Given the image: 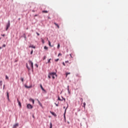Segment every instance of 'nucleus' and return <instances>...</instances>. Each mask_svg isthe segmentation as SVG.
<instances>
[{"instance_id":"nucleus-1","label":"nucleus","mask_w":128,"mask_h":128,"mask_svg":"<svg viewBox=\"0 0 128 128\" xmlns=\"http://www.w3.org/2000/svg\"><path fill=\"white\" fill-rule=\"evenodd\" d=\"M49 74H50V76H52L53 80H54V78H55L54 76H56V72H50Z\"/></svg>"},{"instance_id":"nucleus-2","label":"nucleus","mask_w":128,"mask_h":128,"mask_svg":"<svg viewBox=\"0 0 128 128\" xmlns=\"http://www.w3.org/2000/svg\"><path fill=\"white\" fill-rule=\"evenodd\" d=\"M28 64L31 66L32 70H34V63L32 62L29 60Z\"/></svg>"},{"instance_id":"nucleus-3","label":"nucleus","mask_w":128,"mask_h":128,"mask_svg":"<svg viewBox=\"0 0 128 128\" xmlns=\"http://www.w3.org/2000/svg\"><path fill=\"white\" fill-rule=\"evenodd\" d=\"M10 26V21H8V24H6V30H8V28Z\"/></svg>"},{"instance_id":"nucleus-4","label":"nucleus","mask_w":128,"mask_h":128,"mask_svg":"<svg viewBox=\"0 0 128 128\" xmlns=\"http://www.w3.org/2000/svg\"><path fill=\"white\" fill-rule=\"evenodd\" d=\"M27 108H29V109L32 108V104H28L27 105Z\"/></svg>"},{"instance_id":"nucleus-5","label":"nucleus","mask_w":128,"mask_h":128,"mask_svg":"<svg viewBox=\"0 0 128 128\" xmlns=\"http://www.w3.org/2000/svg\"><path fill=\"white\" fill-rule=\"evenodd\" d=\"M17 102L18 104V106H20V107L22 108V103H20V100H18V99L17 100Z\"/></svg>"},{"instance_id":"nucleus-6","label":"nucleus","mask_w":128,"mask_h":128,"mask_svg":"<svg viewBox=\"0 0 128 128\" xmlns=\"http://www.w3.org/2000/svg\"><path fill=\"white\" fill-rule=\"evenodd\" d=\"M6 94H7V98L8 100H10V94H8V92H6Z\"/></svg>"},{"instance_id":"nucleus-7","label":"nucleus","mask_w":128,"mask_h":128,"mask_svg":"<svg viewBox=\"0 0 128 128\" xmlns=\"http://www.w3.org/2000/svg\"><path fill=\"white\" fill-rule=\"evenodd\" d=\"M50 114H52V116H56V113H54V112H50Z\"/></svg>"},{"instance_id":"nucleus-8","label":"nucleus","mask_w":128,"mask_h":128,"mask_svg":"<svg viewBox=\"0 0 128 128\" xmlns=\"http://www.w3.org/2000/svg\"><path fill=\"white\" fill-rule=\"evenodd\" d=\"M17 126H18V124H16L13 126V128H16Z\"/></svg>"},{"instance_id":"nucleus-9","label":"nucleus","mask_w":128,"mask_h":128,"mask_svg":"<svg viewBox=\"0 0 128 128\" xmlns=\"http://www.w3.org/2000/svg\"><path fill=\"white\" fill-rule=\"evenodd\" d=\"M54 24H55V26H57L58 28H60V26H58V24H56V22H54Z\"/></svg>"},{"instance_id":"nucleus-10","label":"nucleus","mask_w":128,"mask_h":128,"mask_svg":"<svg viewBox=\"0 0 128 128\" xmlns=\"http://www.w3.org/2000/svg\"><path fill=\"white\" fill-rule=\"evenodd\" d=\"M40 88H42V90H44V92H45L46 90H44V87H42V86L41 84L40 85Z\"/></svg>"},{"instance_id":"nucleus-11","label":"nucleus","mask_w":128,"mask_h":128,"mask_svg":"<svg viewBox=\"0 0 128 128\" xmlns=\"http://www.w3.org/2000/svg\"><path fill=\"white\" fill-rule=\"evenodd\" d=\"M42 12H43L44 14H48V12L47 10H43V11H42Z\"/></svg>"},{"instance_id":"nucleus-12","label":"nucleus","mask_w":128,"mask_h":128,"mask_svg":"<svg viewBox=\"0 0 128 128\" xmlns=\"http://www.w3.org/2000/svg\"><path fill=\"white\" fill-rule=\"evenodd\" d=\"M29 48H36V46H34V45L30 46Z\"/></svg>"},{"instance_id":"nucleus-13","label":"nucleus","mask_w":128,"mask_h":128,"mask_svg":"<svg viewBox=\"0 0 128 128\" xmlns=\"http://www.w3.org/2000/svg\"><path fill=\"white\" fill-rule=\"evenodd\" d=\"M50 60H52V59L51 58L49 59L48 60V62L46 64H50Z\"/></svg>"},{"instance_id":"nucleus-14","label":"nucleus","mask_w":128,"mask_h":128,"mask_svg":"<svg viewBox=\"0 0 128 128\" xmlns=\"http://www.w3.org/2000/svg\"><path fill=\"white\" fill-rule=\"evenodd\" d=\"M68 74H70V72H67V73H66V78L68 77Z\"/></svg>"},{"instance_id":"nucleus-15","label":"nucleus","mask_w":128,"mask_h":128,"mask_svg":"<svg viewBox=\"0 0 128 128\" xmlns=\"http://www.w3.org/2000/svg\"><path fill=\"white\" fill-rule=\"evenodd\" d=\"M50 128H52V123H50Z\"/></svg>"},{"instance_id":"nucleus-16","label":"nucleus","mask_w":128,"mask_h":128,"mask_svg":"<svg viewBox=\"0 0 128 128\" xmlns=\"http://www.w3.org/2000/svg\"><path fill=\"white\" fill-rule=\"evenodd\" d=\"M48 45L50 46H52L50 44V41L48 40Z\"/></svg>"},{"instance_id":"nucleus-17","label":"nucleus","mask_w":128,"mask_h":128,"mask_svg":"<svg viewBox=\"0 0 128 128\" xmlns=\"http://www.w3.org/2000/svg\"><path fill=\"white\" fill-rule=\"evenodd\" d=\"M0 86H2V80L0 81Z\"/></svg>"},{"instance_id":"nucleus-18","label":"nucleus","mask_w":128,"mask_h":128,"mask_svg":"<svg viewBox=\"0 0 128 128\" xmlns=\"http://www.w3.org/2000/svg\"><path fill=\"white\" fill-rule=\"evenodd\" d=\"M58 100H60L61 102H62V100L60 99V97H58Z\"/></svg>"},{"instance_id":"nucleus-19","label":"nucleus","mask_w":128,"mask_h":128,"mask_svg":"<svg viewBox=\"0 0 128 128\" xmlns=\"http://www.w3.org/2000/svg\"><path fill=\"white\" fill-rule=\"evenodd\" d=\"M44 50H48V48L46 46H45L44 47Z\"/></svg>"},{"instance_id":"nucleus-20","label":"nucleus","mask_w":128,"mask_h":128,"mask_svg":"<svg viewBox=\"0 0 128 128\" xmlns=\"http://www.w3.org/2000/svg\"><path fill=\"white\" fill-rule=\"evenodd\" d=\"M83 106L84 108H86V102L83 103Z\"/></svg>"},{"instance_id":"nucleus-21","label":"nucleus","mask_w":128,"mask_h":128,"mask_svg":"<svg viewBox=\"0 0 128 128\" xmlns=\"http://www.w3.org/2000/svg\"><path fill=\"white\" fill-rule=\"evenodd\" d=\"M6 80H8V76H6Z\"/></svg>"},{"instance_id":"nucleus-22","label":"nucleus","mask_w":128,"mask_h":128,"mask_svg":"<svg viewBox=\"0 0 128 128\" xmlns=\"http://www.w3.org/2000/svg\"><path fill=\"white\" fill-rule=\"evenodd\" d=\"M26 68L30 70V68H28V64H26Z\"/></svg>"},{"instance_id":"nucleus-23","label":"nucleus","mask_w":128,"mask_h":128,"mask_svg":"<svg viewBox=\"0 0 128 128\" xmlns=\"http://www.w3.org/2000/svg\"><path fill=\"white\" fill-rule=\"evenodd\" d=\"M38 102L39 104L42 106V104L40 103V102L39 100H38Z\"/></svg>"},{"instance_id":"nucleus-24","label":"nucleus","mask_w":128,"mask_h":128,"mask_svg":"<svg viewBox=\"0 0 128 128\" xmlns=\"http://www.w3.org/2000/svg\"><path fill=\"white\" fill-rule=\"evenodd\" d=\"M60 60V59L57 58L55 60V62H58V60Z\"/></svg>"},{"instance_id":"nucleus-25","label":"nucleus","mask_w":128,"mask_h":128,"mask_svg":"<svg viewBox=\"0 0 128 128\" xmlns=\"http://www.w3.org/2000/svg\"><path fill=\"white\" fill-rule=\"evenodd\" d=\"M62 100H64V102H66V98H64L62 97Z\"/></svg>"},{"instance_id":"nucleus-26","label":"nucleus","mask_w":128,"mask_h":128,"mask_svg":"<svg viewBox=\"0 0 128 128\" xmlns=\"http://www.w3.org/2000/svg\"><path fill=\"white\" fill-rule=\"evenodd\" d=\"M32 101L33 104H34V100L33 99H32Z\"/></svg>"},{"instance_id":"nucleus-27","label":"nucleus","mask_w":128,"mask_h":128,"mask_svg":"<svg viewBox=\"0 0 128 128\" xmlns=\"http://www.w3.org/2000/svg\"><path fill=\"white\" fill-rule=\"evenodd\" d=\"M60 44H58V48H60Z\"/></svg>"},{"instance_id":"nucleus-28","label":"nucleus","mask_w":128,"mask_h":128,"mask_svg":"<svg viewBox=\"0 0 128 128\" xmlns=\"http://www.w3.org/2000/svg\"><path fill=\"white\" fill-rule=\"evenodd\" d=\"M21 80H22V82H24V78H22Z\"/></svg>"},{"instance_id":"nucleus-29","label":"nucleus","mask_w":128,"mask_h":128,"mask_svg":"<svg viewBox=\"0 0 128 128\" xmlns=\"http://www.w3.org/2000/svg\"><path fill=\"white\" fill-rule=\"evenodd\" d=\"M46 56H44V58H43L44 60H46Z\"/></svg>"},{"instance_id":"nucleus-30","label":"nucleus","mask_w":128,"mask_h":128,"mask_svg":"<svg viewBox=\"0 0 128 128\" xmlns=\"http://www.w3.org/2000/svg\"><path fill=\"white\" fill-rule=\"evenodd\" d=\"M26 88H30L31 86H26Z\"/></svg>"},{"instance_id":"nucleus-31","label":"nucleus","mask_w":128,"mask_h":128,"mask_svg":"<svg viewBox=\"0 0 128 128\" xmlns=\"http://www.w3.org/2000/svg\"><path fill=\"white\" fill-rule=\"evenodd\" d=\"M54 104H56V106H58V104H56V103H54Z\"/></svg>"},{"instance_id":"nucleus-32","label":"nucleus","mask_w":128,"mask_h":128,"mask_svg":"<svg viewBox=\"0 0 128 128\" xmlns=\"http://www.w3.org/2000/svg\"><path fill=\"white\" fill-rule=\"evenodd\" d=\"M33 52H34V50H32L30 52V54H32Z\"/></svg>"},{"instance_id":"nucleus-33","label":"nucleus","mask_w":128,"mask_h":128,"mask_svg":"<svg viewBox=\"0 0 128 128\" xmlns=\"http://www.w3.org/2000/svg\"><path fill=\"white\" fill-rule=\"evenodd\" d=\"M2 48H6V44H4V45L2 46Z\"/></svg>"},{"instance_id":"nucleus-34","label":"nucleus","mask_w":128,"mask_h":128,"mask_svg":"<svg viewBox=\"0 0 128 128\" xmlns=\"http://www.w3.org/2000/svg\"><path fill=\"white\" fill-rule=\"evenodd\" d=\"M62 64H63V66H66V64H64V62H62Z\"/></svg>"},{"instance_id":"nucleus-35","label":"nucleus","mask_w":128,"mask_h":128,"mask_svg":"<svg viewBox=\"0 0 128 128\" xmlns=\"http://www.w3.org/2000/svg\"><path fill=\"white\" fill-rule=\"evenodd\" d=\"M1 36H6V34H2Z\"/></svg>"},{"instance_id":"nucleus-36","label":"nucleus","mask_w":128,"mask_h":128,"mask_svg":"<svg viewBox=\"0 0 128 128\" xmlns=\"http://www.w3.org/2000/svg\"><path fill=\"white\" fill-rule=\"evenodd\" d=\"M62 56V54L60 53V54H58V56Z\"/></svg>"},{"instance_id":"nucleus-37","label":"nucleus","mask_w":128,"mask_h":128,"mask_svg":"<svg viewBox=\"0 0 128 128\" xmlns=\"http://www.w3.org/2000/svg\"><path fill=\"white\" fill-rule=\"evenodd\" d=\"M36 34H37L38 36H40V34H38V32H36Z\"/></svg>"},{"instance_id":"nucleus-38","label":"nucleus","mask_w":128,"mask_h":128,"mask_svg":"<svg viewBox=\"0 0 128 128\" xmlns=\"http://www.w3.org/2000/svg\"><path fill=\"white\" fill-rule=\"evenodd\" d=\"M68 60L66 61V63L68 64Z\"/></svg>"},{"instance_id":"nucleus-39","label":"nucleus","mask_w":128,"mask_h":128,"mask_svg":"<svg viewBox=\"0 0 128 128\" xmlns=\"http://www.w3.org/2000/svg\"><path fill=\"white\" fill-rule=\"evenodd\" d=\"M48 78H50V76L49 75V76H48Z\"/></svg>"},{"instance_id":"nucleus-40","label":"nucleus","mask_w":128,"mask_h":128,"mask_svg":"<svg viewBox=\"0 0 128 128\" xmlns=\"http://www.w3.org/2000/svg\"><path fill=\"white\" fill-rule=\"evenodd\" d=\"M42 42L43 44H44V40H42Z\"/></svg>"},{"instance_id":"nucleus-41","label":"nucleus","mask_w":128,"mask_h":128,"mask_svg":"<svg viewBox=\"0 0 128 128\" xmlns=\"http://www.w3.org/2000/svg\"><path fill=\"white\" fill-rule=\"evenodd\" d=\"M36 68H38V66L37 64H36Z\"/></svg>"},{"instance_id":"nucleus-42","label":"nucleus","mask_w":128,"mask_h":128,"mask_svg":"<svg viewBox=\"0 0 128 128\" xmlns=\"http://www.w3.org/2000/svg\"><path fill=\"white\" fill-rule=\"evenodd\" d=\"M70 56L71 58H72V54H70Z\"/></svg>"},{"instance_id":"nucleus-43","label":"nucleus","mask_w":128,"mask_h":128,"mask_svg":"<svg viewBox=\"0 0 128 128\" xmlns=\"http://www.w3.org/2000/svg\"><path fill=\"white\" fill-rule=\"evenodd\" d=\"M3 88H4V85Z\"/></svg>"},{"instance_id":"nucleus-44","label":"nucleus","mask_w":128,"mask_h":128,"mask_svg":"<svg viewBox=\"0 0 128 128\" xmlns=\"http://www.w3.org/2000/svg\"><path fill=\"white\" fill-rule=\"evenodd\" d=\"M2 47H0V50H2Z\"/></svg>"},{"instance_id":"nucleus-45","label":"nucleus","mask_w":128,"mask_h":128,"mask_svg":"<svg viewBox=\"0 0 128 128\" xmlns=\"http://www.w3.org/2000/svg\"><path fill=\"white\" fill-rule=\"evenodd\" d=\"M64 108H66V107H65V106H64Z\"/></svg>"},{"instance_id":"nucleus-46","label":"nucleus","mask_w":128,"mask_h":128,"mask_svg":"<svg viewBox=\"0 0 128 128\" xmlns=\"http://www.w3.org/2000/svg\"><path fill=\"white\" fill-rule=\"evenodd\" d=\"M0 40H2V38H0Z\"/></svg>"},{"instance_id":"nucleus-47","label":"nucleus","mask_w":128,"mask_h":128,"mask_svg":"<svg viewBox=\"0 0 128 128\" xmlns=\"http://www.w3.org/2000/svg\"><path fill=\"white\" fill-rule=\"evenodd\" d=\"M66 109H65V112H66Z\"/></svg>"},{"instance_id":"nucleus-48","label":"nucleus","mask_w":128,"mask_h":128,"mask_svg":"<svg viewBox=\"0 0 128 128\" xmlns=\"http://www.w3.org/2000/svg\"><path fill=\"white\" fill-rule=\"evenodd\" d=\"M47 40H48V38H47Z\"/></svg>"}]
</instances>
